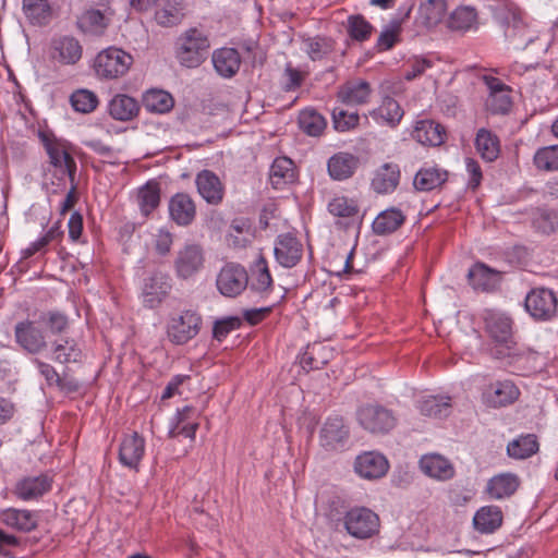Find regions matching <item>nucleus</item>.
Listing matches in <instances>:
<instances>
[{
  "label": "nucleus",
  "instance_id": "f257e3e1",
  "mask_svg": "<svg viewBox=\"0 0 558 558\" xmlns=\"http://www.w3.org/2000/svg\"><path fill=\"white\" fill-rule=\"evenodd\" d=\"M485 330L495 341L492 353L497 359L515 357L520 355L513 340L512 319L500 312L486 310L483 314Z\"/></svg>",
  "mask_w": 558,
  "mask_h": 558
},
{
  "label": "nucleus",
  "instance_id": "09e8293b",
  "mask_svg": "<svg viewBox=\"0 0 558 558\" xmlns=\"http://www.w3.org/2000/svg\"><path fill=\"white\" fill-rule=\"evenodd\" d=\"M294 165L290 158H276L270 167V182L275 189H282L294 180Z\"/></svg>",
  "mask_w": 558,
  "mask_h": 558
},
{
  "label": "nucleus",
  "instance_id": "2eb2a0df",
  "mask_svg": "<svg viewBox=\"0 0 558 558\" xmlns=\"http://www.w3.org/2000/svg\"><path fill=\"white\" fill-rule=\"evenodd\" d=\"M52 483V476L47 473L25 476L16 482L13 494L23 501L36 500L51 489Z\"/></svg>",
  "mask_w": 558,
  "mask_h": 558
},
{
  "label": "nucleus",
  "instance_id": "37998d69",
  "mask_svg": "<svg viewBox=\"0 0 558 558\" xmlns=\"http://www.w3.org/2000/svg\"><path fill=\"white\" fill-rule=\"evenodd\" d=\"M403 113L399 102L395 98L387 96L383 98L379 107L369 112V116L378 122L396 126L401 121Z\"/></svg>",
  "mask_w": 558,
  "mask_h": 558
},
{
  "label": "nucleus",
  "instance_id": "cd10ccee",
  "mask_svg": "<svg viewBox=\"0 0 558 558\" xmlns=\"http://www.w3.org/2000/svg\"><path fill=\"white\" fill-rule=\"evenodd\" d=\"M520 486V478L512 473H500L488 480L485 492L492 499L511 497Z\"/></svg>",
  "mask_w": 558,
  "mask_h": 558
},
{
  "label": "nucleus",
  "instance_id": "0e129e2a",
  "mask_svg": "<svg viewBox=\"0 0 558 558\" xmlns=\"http://www.w3.org/2000/svg\"><path fill=\"white\" fill-rule=\"evenodd\" d=\"M360 116L357 112H349L344 109L335 108L332 111V124L338 132H349L357 128Z\"/></svg>",
  "mask_w": 558,
  "mask_h": 558
},
{
  "label": "nucleus",
  "instance_id": "c03bdc74",
  "mask_svg": "<svg viewBox=\"0 0 558 558\" xmlns=\"http://www.w3.org/2000/svg\"><path fill=\"white\" fill-rule=\"evenodd\" d=\"M475 148L485 161L492 162L500 154V141L492 131L480 129L475 137Z\"/></svg>",
  "mask_w": 558,
  "mask_h": 558
},
{
  "label": "nucleus",
  "instance_id": "9b49d317",
  "mask_svg": "<svg viewBox=\"0 0 558 558\" xmlns=\"http://www.w3.org/2000/svg\"><path fill=\"white\" fill-rule=\"evenodd\" d=\"M350 436V430L341 416H329L319 432L320 446L327 451L343 449Z\"/></svg>",
  "mask_w": 558,
  "mask_h": 558
},
{
  "label": "nucleus",
  "instance_id": "c85d7f7f",
  "mask_svg": "<svg viewBox=\"0 0 558 558\" xmlns=\"http://www.w3.org/2000/svg\"><path fill=\"white\" fill-rule=\"evenodd\" d=\"M250 289L259 294L269 293L272 290V277L266 257L260 253L250 267Z\"/></svg>",
  "mask_w": 558,
  "mask_h": 558
},
{
  "label": "nucleus",
  "instance_id": "de8ad7c7",
  "mask_svg": "<svg viewBox=\"0 0 558 558\" xmlns=\"http://www.w3.org/2000/svg\"><path fill=\"white\" fill-rule=\"evenodd\" d=\"M46 150L50 158V162L57 167L62 169L68 173L70 180L74 181V175L76 172V162L73 157L66 151L60 144L58 143H47Z\"/></svg>",
  "mask_w": 558,
  "mask_h": 558
},
{
  "label": "nucleus",
  "instance_id": "b1692460",
  "mask_svg": "<svg viewBox=\"0 0 558 558\" xmlns=\"http://www.w3.org/2000/svg\"><path fill=\"white\" fill-rule=\"evenodd\" d=\"M400 168L395 162L381 165L374 173L371 186L377 194L392 193L400 182Z\"/></svg>",
  "mask_w": 558,
  "mask_h": 558
},
{
  "label": "nucleus",
  "instance_id": "603ef678",
  "mask_svg": "<svg viewBox=\"0 0 558 558\" xmlns=\"http://www.w3.org/2000/svg\"><path fill=\"white\" fill-rule=\"evenodd\" d=\"M137 203L143 216L148 217L160 204V187L156 182H147L138 190Z\"/></svg>",
  "mask_w": 558,
  "mask_h": 558
},
{
  "label": "nucleus",
  "instance_id": "0eeeda50",
  "mask_svg": "<svg viewBox=\"0 0 558 558\" xmlns=\"http://www.w3.org/2000/svg\"><path fill=\"white\" fill-rule=\"evenodd\" d=\"M361 426L373 434H386L397 424L393 412L379 404H367L357 412Z\"/></svg>",
  "mask_w": 558,
  "mask_h": 558
},
{
  "label": "nucleus",
  "instance_id": "79ce46f5",
  "mask_svg": "<svg viewBox=\"0 0 558 558\" xmlns=\"http://www.w3.org/2000/svg\"><path fill=\"white\" fill-rule=\"evenodd\" d=\"M184 15L183 0H168L156 10L155 21L162 27H173L182 22Z\"/></svg>",
  "mask_w": 558,
  "mask_h": 558
},
{
  "label": "nucleus",
  "instance_id": "f03ea898",
  "mask_svg": "<svg viewBox=\"0 0 558 558\" xmlns=\"http://www.w3.org/2000/svg\"><path fill=\"white\" fill-rule=\"evenodd\" d=\"M209 48L208 35L197 27H191L178 37L175 58L182 66L194 69L206 60Z\"/></svg>",
  "mask_w": 558,
  "mask_h": 558
},
{
  "label": "nucleus",
  "instance_id": "9d476101",
  "mask_svg": "<svg viewBox=\"0 0 558 558\" xmlns=\"http://www.w3.org/2000/svg\"><path fill=\"white\" fill-rule=\"evenodd\" d=\"M14 340L23 351L29 354H38L47 348L43 329L29 319L19 322L15 325Z\"/></svg>",
  "mask_w": 558,
  "mask_h": 558
},
{
  "label": "nucleus",
  "instance_id": "49530a36",
  "mask_svg": "<svg viewBox=\"0 0 558 558\" xmlns=\"http://www.w3.org/2000/svg\"><path fill=\"white\" fill-rule=\"evenodd\" d=\"M298 122L300 129L310 136H320L327 126L325 117L311 107L300 111Z\"/></svg>",
  "mask_w": 558,
  "mask_h": 558
},
{
  "label": "nucleus",
  "instance_id": "f704fd0d",
  "mask_svg": "<svg viewBox=\"0 0 558 558\" xmlns=\"http://www.w3.org/2000/svg\"><path fill=\"white\" fill-rule=\"evenodd\" d=\"M504 515L498 506H484L473 518L474 529L482 534H492L502 524Z\"/></svg>",
  "mask_w": 558,
  "mask_h": 558
},
{
  "label": "nucleus",
  "instance_id": "5fc2aeb1",
  "mask_svg": "<svg viewBox=\"0 0 558 558\" xmlns=\"http://www.w3.org/2000/svg\"><path fill=\"white\" fill-rule=\"evenodd\" d=\"M305 51L312 61H320L335 50V40L326 36L310 37L304 40Z\"/></svg>",
  "mask_w": 558,
  "mask_h": 558
},
{
  "label": "nucleus",
  "instance_id": "393cba45",
  "mask_svg": "<svg viewBox=\"0 0 558 558\" xmlns=\"http://www.w3.org/2000/svg\"><path fill=\"white\" fill-rule=\"evenodd\" d=\"M420 468L424 474L437 481H449L456 473L452 463L437 453L423 456L420 459Z\"/></svg>",
  "mask_w": 558,
  "mask_h": 558
},
{
  "label": "nucleus",
  "instance_id": "ddd939ff",
  "mask_svg": "<svg viewBox=\"0 0 558 558\" xmlns=\"http://www.w3.org/2000/svg\"><path fill=\"white\" fill-rule=\"evenodd\" d=\"M274 255L280 266L292 268L302 259L303 244L291 232L279 234L275 241Z\"/></svg>",
  "mask_w": 558,
  "mask_h": 558
},
{
  "label": "nucleus",
  "instance_id": "338daca9",
  "mask_svg": "<svg viewBox=\"0 0 558 558\" xmlns=\"http://www.w3.org/2000/svg\"><path fill=\"white\" fill-rule=\"evenodd\" d=\"M306 73L294 68L291 63H287L283 71L282 89L284 92H294L300 88L305 81Z\"/></svg>",
  "mask_w": 558,
  "mask_h": 558
},
{
  "label": "nucleus",
  "instance_id": "a211bd4d",
  "mask_svg": "<svg viewBox=\"0 0 558 558\" xmlns=\"http://www.w3.org/2000/svg\"><path fill=\"white\" fill-rule=\"evenodd\" d=\"M145 453V439L137 432L124 435L119 446L120 463L131 470H138Z\"/></svg>",
  "mask_w": 558,
  "mask_h": 558
},
{
  "label": "nucleus",
  "instance_id": "2f4dec72",
  "mask_svg": "<svg viewBox=\"0 0 558 558\" xmlns=\"http://www.w3.org/2000/svg\"><path fill=\"white\" fill-rule=\"evenodd\" d=\"M477 20L478 16L475 8L460 5L449 14L446 25L452 32L466 33L477 29Z\"/></svg>",
  "mask_w": 558,
  "mask_h": 558
},
{
  "label": "nucleus",
  "instance_id": "052dcab7",
  "mask_svg": "<svg viewBox=\"0 0 558 558\" xmlns=\"http://www.w3.org/2000/svg\"><path fill=\"white\" fill-rule=\"evenodd\" d=\"M535 167L543 171L558 170V145L538 148L533 157Z\"/></svg>",
  "mask_w": 558,
  "mask_h": 558
},
{
  "label": "nucleus",
  "instance_id": "680f3d73",
  "mask_svg": "<svg viewBox=\"0 0 558 558\" xmlns=\"http://www.w3.org/2000/svg\"><path fill=\"white\" fill-rule=\"evenodd\" d=\"M401 23L398 20H392L388 26H386L376 41V48L378 51H388L397 43L401 40Z\"/></svg>",
  "mask_w": 558,
  "mask_h": 558
},
{
  "label": "nucleus",
  "instance_id": "4c0bfd02",
  "mask_svg": "<svg viewBox=\"0 0 558 558\" xmlns=\"http://www.w3.org/2000/svg\"><path fill=\"white\" fill-rule=\"evenodd\" d=\"M448 180V172L437 167L421 168L413 180L415 190L429 192L440 187Z\"/></svg>",
  "mask_w": 558,
  "mask_h": 558
},
{
  "label": "nucleus",
  "instance_id": "a878e982",
  "mask_svg": "<svg viewBox=\"0 0 558 558\" xmlns=\"http://www.w3.org/2000/svg\"><path fill=\"white\" fill-rule=\"evenodd\" d=\"M360 163L359 157L348 151L332 155L327 162L328 173L333 180L342 181L351 178Z\"/></svg>",
  "mask_w": 558,
  "mask_h": 558
},
{
  "label": "nucleus",
  "instance_id": "5701e85b",
  "mask_svg": "<svg viewBox=\"0 0 558 558\" xmlns=\"http://www.w3.org/2000/svg\"><path fill=\"white\" fill-rule=\"evenodd\" d=\"M469 283L474 290L490 292L498 288L501 274L483 263H476L468 272Z\"/></svg>",
  "mask_w": 558,
  "mask_h": 558
},
{
  "label": "nucleus",
  "instance_id": "4468645a",
  "mask_svg": "<svg viewBox=\"0 0 558 558\" xmlns=\"http://www.w3.org/2000/svg\"><path fill=\"white\" fill-rule=\"evenodd\" d=\"M49 56L59 64L74 65L82 59L83 46L73 36H60L51 40Z\"/></svg>",
  "mask_w": 558,
  "mask_h": 558
},
{
  "label": "nucleus",
  "instance_id": "864d4df0",
  "mask_svg": "<svg viewBox=\"0 0 558 558\" xmlns=\"http://www.w3.org/2000/svg\"><path fill=\"white\" fill-rule=\"evenodd\" d=\"M143 104L149 112L166 113L173 108L174 100L168 92L151 89L144 95Z\"/></svg>",
  "mask_w": 558,
  "mask_h": 558
},
{
  "label": "nucleus",
  "instance_id": "aec40b11",
  "mask_svg": "<svg viewBox=\"0 0 558 558\" xmlns=\"http://www.w3.org/2000/svg\"><path fill=\"white\" fill-rule=\"evenodd\" d=\"M0 523L21 533H29L38 525L37 512L28 509L7 508L0 511Z\"/></svg>",
  "mask_w": 558,
  "mask_h": 558
},
{
  "label": "nucleus",
  "instance_id": "473e14b6",
  "mask_svg": "<svg viewBox=\"0 0 558 558\" xmlns=\"http://www.w3.org/2000/svg\"><path fill=\"white\" fill-rule=\"evenodd\" d=\"M412 136L423 145L439 146L445 142L446 130L433 120H421L416 122Z\"/></svg>",
  "mask_w": 558,
  "mask_h": 558
},
{
  "label": "nucleus",
  "instance_id": "a18cd8bd",
  "mask_svg": "<svg viewBox=\"0 0 558 558\" xmlns=\"http://www.w3.org/2000/svg\"><path fill=\"white\" fill-rule=\"evenodd\" d=\"M531 223L536 232L551 234L558 230V211L546 207L534 208Z\"/></svg>",
  "mask_w": 558,
  "mask_h": 558
},
{
  "label": "nucleus",
  "instance_id": "72a5a7b5",
  "mask_svg": "<svg viewBox=\"0 0 558 558\" xmlns=\"http://www.w3.org/2000/svg\"><path fill=\"white\" fill-rule=\"evenodd\" d=\"M108 112L112 119L126 122L137 117L140 105L129 95L117 94L108 104Z\"/></svg>",
  "mask_w": 558,
  "mask_h": 558
},
{
  "label": "nucleus",
  "instance_id": "ea45409f",
  "mask_svg": "<svg viewBox=\"0 0 558 558\" xmlns=\"http://www.w3.org/2000/svg\"><path fill=\"white\" fill-rule=\"evenodd\" d=\"M108 19L97 9L83 12L76 21L77 28L82 33L94 36H101L108 27Z\"/></svg>",
  "mask_w": 558,
  "mask_h": 558
},
{
  "label": "nucleus",
  "instance_id": "3c124183",
  "mask_svg": "<svg viewBox=\"0 0 558 558\" xmlns=\"http://www.w3.org/2000/svg\"><path fill=\"white\" fill-rule=\"evenodd\" d=\"M23 11L33 25H45L52 15L48 0H23Z\"/></svg>",
  "mask_w": 558,
  "mask_h": 558
},
{
  "label": "nucleus",
  "instance_id": "e433bc0d",
  "mask_svg": "<svg viewBox=\"0 0 558 558\" xmlns=\"http://www.w3.org/2000/svg\"><path fill=\"white\" fill-rule=\"evenodd\" d=\"M447 10V0H426L418 8L417 21L426 28L436 27L444 20Z\"/></svg>",
  "mask_w": 558,
  "mask_h": 558
},
{
  "label": "nucleus",
  "instance_id": "dca6fc26",
  "mask_svg": "<svg viewBox=\"0 0 558 558\" xmlns=\"http://www.w3.org/2000/svg\"><path fill=\"white\" fill-rule=\"evenodd\" d=\"M198 427L197 410L191 405H185L182 409H178L171 418L168 437L178 438L179 436H183L194 440Z\"/></svg>",
  "mask_w": 558,
  "mask_h": 558
},
{
  "label": "nucleus",
  "instance_id": "423d86ee",
  "mask_svg": "<svg viewBox=\"0 0 558 558\" xmlns=\"http://www.w3.org/2000/svg\"><path fill=\"white\" fill-rule=\"evenodd\" d=\"M524 305L535 320L547 322L557 315L558 299L550 289L536 288L527 293Z\"/></svg>",
  "mask_w": 558,
  "mask_h": 558
},
{
  "label": "nucleus",
  "instance_id": "774afa93",
  "mask_svg": "<svg viewBox=\"0 0 558 558\" xmlns=\"http://www.w3.org/2000/svg\"><path fill=\"white\" fill-rule=\"evenodd\" d=\"M241 322L238 317H228L217 320L213 328V336L218 341L225 339L232 330L239 328Z\"/></svg>",
  "mask_w": 558,
  "mask_h": 558
},
{
  "label": "nucleus",
  "instance_id": "7c9ffc66",
  "mask_svg": "<svg viewBox=\"0 0 558 558\" xmlns=\"http://www.w3.org/2000/svg\"><path fill=\"white\" fill-rule=\"evenodd\" d=\"M211 59L215 70L222 77L230 78L240 70L241 56L234 48L217 49L214 51Z\"/></svg>",
  "mask_w": 558,
  "mask_h": 558
},
{
  "label": "nucleus",
  "instance_id": "6ab92c4d",
  "mask_svg": "<svg viewBox=\"0 0 558 558\" xmlns=\"http://www.w3.org/2000/svg\"><path fill=\"white\" fill-rule=\"evenodd\" d=\"M389 463L379 452L366 451L359 454L354 461V471L363 478L377 480L386 475Z\"/></svg>",
  "mask_w": 558,
  "mask_h": 558
},
{
  "label": "nucleus",
  "instance_id": "4d7b16f0",
  "mask_svg": "<svg viewBox=\"0 0 558 558\" xmlns=\"http://www.w3.org/2000/svg\"><path fill=\"white\" fill-rule=\"evenodd\" d=\"M538 450V442L534 435H525L512 440L507 446V452L515 459H526Z\"/></svg>",
  "mask_w": 558,
  "mask_h": 558
},
{
  "label": "nucleus",
  "instance_id": "412c9836",
  "mask_svg": "<svg viewBox=\"0 0 558 558\" xmlns=\"http://www.w3.org/2000/svg\"><path fill=\"white\" fill-rule=\"evenodd\" d=\"M483 80L489 90L486 107L493 113H507L512 105L508 86L495 76L485 75Z\"/></svg>",
  "mask_w": 558,
  "mask_h": 558
},
{
  "label": "nucleus",
  "instance_id": "bf43d9fd",
  "mask_svg": "<svg viewBox=\"0 0 558 558\" xmlns=\"http://www.w3.org/2000/svg\"><path fill=\"white\" fill-rule=\"evenodd\" d=\"M70 102L75 111L81 113H90L97 108L99 100L94 92L88 89H77L72 93Z\"/></svg>",
  "mask_w": 558,
  "mask_h": 558
},
{
  "label": "nucleus",
  "instance_id": "a19ab883",
  "mask_svg": "<svg viewBox=\"0 0 558 558\" xmlns=\"http://www.w3.org/2000/svg\"><path fill=\"white\" fill-rule=\"evenodd\" d=\"M404 221L403 213L392 207L381 211L373 221L372 228L375 234L386 235L397 231Z\"/></svg>",
  "mask_w": 558,
  "mask_h": 558
},
{
  "label": "nucleus",
  "instance_id": "c9c22d12",
  "mask_svg": "<svg viewBox=\"0 0 558 558\" xmlns=\"http://www.w3.org/2000/svg\"><path fill=\"white\" fill-rule=\"evenodd\" d=\"M51 359L56 363H77L82 359V350L73 338H60L51 344Z\"/></svg>",
  "mask_w": 558,
  "mask_h": 558
},
{
  "label": "nucleus",
  "instance_id": "8fccbe9b",
  "mask_svg": "<svg viewBox=\"0 0 558 558\" xmlns=\"http://www.w3.org/2000/svg\"><path fill=\"white\" fill-rule=\"evenodd\" d=\"M331 351L323 343H313L306 347V350L300 359V364L304 369H319L327 362Z\"/></svg>",
  "mask_w": 558,
  "mask_h": 558
},
{
  "label": "nucleus",
  "instance_id": "f8f14e48",
  "mask_svg": "<svg viewBox=\"0 0 558 558\" xmlns=\"http://www.w3.org/2000/svg\"><path fill=\"white\" fill-rule=\"evenodd\" d=\"M520 397L519 387L510 379L490 383L483 391V402L494 409L514 403Z\"/></svg>",
  "mask_w": 558,
  "mask_h": 558
},
{
  "label": "nucleus",
  "instance_id": "1a4fd4ad",
  "mask_svg": "<svg viewBox=\"0 0 558 558\" xmlns=\"http://www.w3.org/2000/svg\"><path fill=\"white\" fill-rule=\"evenodd\" d=\"M205 252L198 243H186L174 258V271L179 278L189 279L204 268Z\"/></svg>",
  "mask_w": 558,
  "mask_h": 558
},
{
  "label": "nucleus",
  "instance_id": "bb28decb",
  "mask_svg": "<svg viewBox=\"0 0 558 558\" xmlns=\"http://www.w3.org/2000/svg\"><path fill=\"white\" fill-rule=\"evenodd\" d=\"M170 284L162 275L155 274L145 279L142 289L143 304L148 308H155L166 299Z\"/></svg>",
  "mask_w": 558,
  "mask_h": 558
},
{
  "label": "nucleus",
  "instance_id": "39448f33",
  "mask_svg": "<svg viewBox=\"0 0 558 558\" xmlns=\"http://www.w3.org/2000/svg\"><path fill=\"white\" fill-rule=\"evenodd\" d=\"M347 532L359 539L373 537L379 532L380 520L377 513L366 507H354L344 515Z\"/></svg>",
  "mask_w": 558,
  "mask_h": 558
},
{
  "label": "nucleus",
  "instance_id": "6e6d98bb",
  "mask_svg": "<svg viewBox=\"0 0 558 558\" xmlns=\"http://www.w3.org/2000/svg\"><path fill=\"white\" fill-rule=\"evenodd\" d=\"M497 17L507 26L506 34L514 35L512 32L523 24L520 8L512 2H502L496 9Z\"/></svg>",
  "mask_w": 558,
  "mask_h": 558
},
{
  "label": "nucleus",
  "instance_id": "6e6552de",
  "mask_svg": "<svg viewBox=\"0 0 558 558\" xmlns=\"http://www.w3.org/2000/svg\"><path fill=\"white\" fill-rule=\"evenodd\" d=\"M216 287L223 296L240 295L248 287L247 270L240 264L227 263L217 275Z\"/></svg>",
  "mask_w": 558,
  "mask_h": 558
},
{
  "label": "nucleus",
  "instance_id": "58836bf2",
  "mask_svg": "<svg viewBox=\"0 0 558 558\" xmlns=\"http://www.w3.org/2000/svg\"><path fill=\"white\" fill-rule=\"evenodd\" d=\"M451 408V398L448 396H425L416 404L422 415L435 418L448 416Z\"/></svg>",
  "mask_w": 558,
  "mask_h": 558
},
{
  "label": "nucleus",
  "instance_id": "69168bd1",
  "mask_svg": "<svg viewBox=\"0 0 558 558\" xmlns=\"http://www.w3.org/2000/svg\"><path fill=\"white\" fill-rule=\"evenodd\" d=\"M154 248L159 256H167L172 248L174 234L166 227H161L154 234Z\"/></svg>",
  "mask_w": 558,
  "mask_h": 558
},
{
  "label": "nucleus",
  "instance_id": "e2e57ef3",
  "mask_svg": "<svg viewBox=\"0 0 558 558\" xmlns=\"http://www.w3.org/2000/svg\"><path fill=\"white\" fill-rule=\"evenodd\" d=\"M328 210L336 217L350 218L359 213V205L352 198L336 196L329 202Z\"/></svg>",
  "mask_w": 558,
  "mask_h": 558
},
{
  "label": "nucleus",
  "instance_id": "20e7f679",
  "mask_svg": "<svg viewBox=\"0 0 558 558\" xmlns=\"http://www.w3.org/2000/svg\"><path fill=\"white\" fill-rule=\"evenodd\" d=\"M203 325L202 315L197 311L184 310L170 317L167 324V336L170 342L182 345L194 339Z\"/></svg>",
  "mask_w": 558,
  "mask_h": 558
},
{
  "label": "nucleus",
  "instance_id": "7ed1b4c3",
  "mask_svg": "<svg viewBox=\"0 0 558 558\" xmlns=\"http://www.w3.org/2000/svg\"><path fill=\"white\" fill-rule=\"evenodd\" d=\"M133 64V57L118 47H108L98 52L94 60V71L100 80H118L124 76Z\"/></svg>",
  "mask_w": 558,
  "mask_h": 558
},
{
  "label": "nucleus",
  "instance_id": "4be33fe9",
  "mask_svg": "<svg viewBox=\"0 0 558 558\" xmlns=\"http://www.w3.org/2000/svg\"><path fill=\"white\" fill-rule=\"evenodd\" d=\"M197 192L210 205H219L225 197V186L210 170H202L195 179Z\"/></svg>",
  "mask_w": 558,
  "mask_h": 558
},
{
  "label": "nucleus",
  "instance_id": "13d9d810",
  "mask_svg": "<svg viewBox=\"0 0 558 558\" xmlns=\"http://www.w3.org/2000/svg\"><path fill=\"white\" fill-rule=\"evenodd\" d=\"M374 31L373 25L361 14L348 16L347 32L351 39L365 41L369 39Z\"/></svg>",
  "mask_w": 558,
  "mask_h": 558
},
{
  "label": "nucleus",
  "instance_id": "c756f323",
  "mask_svg": "<svg viewBox=\"0 0 558 558\" xmlns=\"http://www.w3.org/2000/svg\"><path fill=\"white\" fill-rule=\"evenodd\" d=\"M372 88L368 82L357 78L348 81L339 87L338 99L345 105H364L368 102Z\"/></svg>",
  "mask_w": 558,
  "mask_h": 558
},
{
  "label": "nucleus",
  "instance_id": "f3484780",
  "mask_svg": "<svg viewBox=\"0 0 558 558\" xmlns=\"http://www.w3.org/2000/svg\"><path fill=\"white\" fill-rule=\"evenodd\" d=\"M169 218L179 227L191 226L197 214L196 204L190 194L179 192L168 203Z\"/></svg>",
  "mask_w": 558,
  "mask_h": 558
}]
</instances>
